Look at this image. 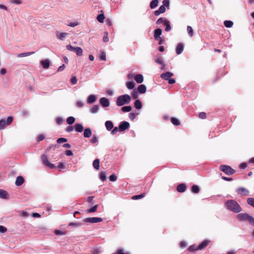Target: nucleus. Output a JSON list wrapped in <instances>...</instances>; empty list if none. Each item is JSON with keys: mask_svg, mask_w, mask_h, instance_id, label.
Listing matches in <instances>:
<instances>
[{"mask_svg": "<svg viewBox=\"0 0 254 254\" xmlns=\"http://www.w3.org/2000/svg\"><path fill=\"white\" fill-rule=\"evenodd\" d=\"M119 130V127H115L113 128V129L111 131V133L112 134H115L117 133V132Z\"/></svg>", "mask_w": 254, "mask_h": 254, "instance_id": "obj_63", "label": "nucleus"}, {"mask_svg": "<svg viewBox=\"0 0 254 254\" xmlns=\"http://www.w3.org/2000/svg\"><path fill=\"white\" fill-rule=\"evenodd\" d=\"M197 248H198V246H197L195 245H193L189 247L188 250H189V251H190V252H193L194 251L199 250V249Z\"/></svg>", "mask_w": 254, "mask_h": 254, "instance_id": "obj_39", "label": "nucleus"}, {"mask_svg": "<svg viewBox=\"0 0 254 254\" xmlns=\"http://www.w3.org/2000/svg\"><path fill=\"white\" fill-rule=\"evenodd\" d=\"M145 195V193H143L142 194H139V195H135L132 196L131 199L133 200H136L141 199L143 197H144Z\"/></svg>", "mask_w": 254, "mask_h": 254, "instance_id": "obj_34", "label": "nucleus"}, {"mask_svg": "<svg viewBox=\"0 0 254 254\" xmlns=\"http://www.w3.org/2000/svg\"><path fill=\"white\" fill-rule=\"evenodd\" d=\"M41 64L44 68L47 69L50 66V61L47 59L42 60L41 62Z\"/></svg>", "mask_w": 254, "mask_h": 254, "instance_id": "obj_20", "label": "nucleus"}, {"mask_svg": "<svg viewBox=\"0 0 254 254\" xmlns=\"http://www.w3.org/2000/svg\"><path fill=\"white\" fill-rule=\"evenodd\" d=\"M93 166L96 170H99L100 167V160L98 159L94 160L93 163Z\"/></svg>", "mask_w": 254, "mask_h": 254, "instance_id": "obj_25", "label": "nucleus"}, {"mask_svg": "<svg viewBox=\"0 0 254 254\" xmlns=\"http://www.w3.org/2000/svg\"><path fill=\"white\" fill-rule=\"evenodd\" d=\"M12 121H13V118L11 116L8 117L6 119V121L5 122L6 125L7 126L10 125L11 124V123L12 122Z\"/></svg>", "mask_w": 254, "mask_h": 254, "instance_id": "obj_47", "label": "nucleus"}, {"mask_svg": "<svg viewBox=\"0 0 254 254\" xmlns=\"http://www.w3.org/2000/svg\"><path fill=\"white\" fill-rule=\"evenodd\" d=\"M164 25L166 26L165 31L167 32L169 31L171 29L170 26V22L169 20L165 19L164 21Z\"/></svg>", "mask_w": 254, "mask_h": 254, "instance_id": "obj_27", "label": "nucleus"}, {"mask_svg": "<svg viewBox=\"0 0 254 254\" xmlns=\"http://www.w3.org/2000/svg\"><path fill=\"white\" fill-rule=\"evenodd\" d=\"M97 207H98V205L96 204V205H94V206H93L92 208L87 209V213H89L94 212L96 211Z\"/></svg>", "mask_w": 254, "mask_h": 254, "instance_id": "obj_43", "label": "nucleus"}, {"mask_svg": "<svg viewBox=\"0 0 254 254\" xmlns=\"http://www.w3.org/2000/svg\"><path fill=\"white\" fill-rule=\"evenodd\" d=\"M164 21H165V20H164V18H163V17H161V18H159L157 20V22H156V23H157V24H161V23H164Z\"/></svg>", "mask_w": 254, "mask_h": 254, "instance_id": "obj_60", "label": "nucleus"}, {"mask_svg": "<svg viewBox=\"0 0 254 254\" xmlns=\"http://www.w3.org/2000/svg\"><path fill=\"white\" fill-rule=\"evenodd\" d=\"M129 127V124L127 122L124 121L120 123L119 126V131H124Z\"/></svg>", "mask_w": 254, "mask_h": 254, "instance_id": "obj_7", "label": "nucleus"}, {"mask_svg": "<svg viewBox=\"0 0 254 254\" xmlns=\"http://www.w3.org/2000/svg\"><path fill=\"white\" fill-rule=\"evenodd\" d=\"M132 97L134 99H137L138 98V92L136 90H133L132 92Z\"/></svg>", "mask_w": 254, "mask_h": 254, "instance_id": "obj_51", "label": "nucleus"}, {"mask_svg": "<svg viewBox=\"0 0 254 254\" xmlns=\"http://www.w3.org/2000/svg\"><path fill=\"white\" fill-rule=\"evenodd\" d=\"M100 59H101L102 60H103V61H106V53H105L104 52H102L100 54Z\"/></svg>", "mask_w": 254, "mask_h": 254, "instance_id": "obj_49", "label": "nucleus"}, {"mask_svg": "<svg viewBox=\"0 0 254 254\" xmlns=\"http://www.w3.org/2000/svg\"><path fill=\"white\" fill-rule=\"evenodd\" d=\"M75 119L73 117H69L66 119V123L68 125H72L75 122Z\"/></svg>", "mask_w": 254, "mask_h": 254, "instance_id": "obj_35", "label": "nucleus"}, {"mask_svg": "<svg viewBox=\"0 0 254 254\" xmlns=\"http://www.w3.org/2000/svg\"><path fill=\"white\" fill-rule=\"evenodd\" d=\"M74 129V127L73 126H68L66 129H65V130L66 131L68 132H71Z\"/></svg>", "mask_w": 254, "mask_h": 254, "instance_id": "obj_53", "label": "nucleus"}, {"mask_svg": "<svg viewBox=\"0 0 254 254\" xmlns=\"http://www.w3.org/2000/svg\"><path fill=\"white\" fill-rule=\"evenodd\" d=\"M7 229L3 226H0V233H5L6 232Z\"/></svg>", "mask_w": 254, "mask_h": 254, "instance_id": "obj_61", "label": "nucleus"}, {"mask_svg": "<svg viewBox=\"0 0 254 254\" xmlns=\"http://www.w3.org/2000/svg\"><path fill=\"white\" fill-rule=\"evenodd\" d=\"M247 164L246 163H242L240 164L239 165V168L241 169H245L247 168Z\"/></svg>", "mask_w": 254, "mask_h": 254, "instance_id": "obj_55", "label": "nucleus"}, {"mask_svg": "<svg viewBox=\"0 0 254 254\" xmlns=\"http://www.w3.org/2000/svg\"><path fill=\"white\" fill-rule=\"evenodd\" d=\"M45 138V136L43 134H40L38 136L37 140L38 141H40L43 140Z\"/></svg>", "mask_w": 254, "mask_h": 254, "instance_id": "obj_64", "label": "nucleus"}, {"mask_svg": "<svg viewBox=\"0 0 254 254\" xmlns=\"http://www.w3.org/2000/svg\"><path fill=\"white\" fill-rule=\"evenodd\" d=\"M173 75V74L171 72H167L161 75V77L165 80H169L170 77Z\"/></svg>", "mask_w": 254, "mask_h": 254, "instance_id": "obj_14", "label": "nucleus"}, {"mask_svg": "<svg viewBox=\"0 0 254 254\" xmlns=\"http://www.w3.org/2000/svg\"><path fill=\"white\" fill-rule=\"evenodd\" d=\"M103 219L99 217H88L84 219L83 222L85 223H96L102 222Z\"/></svg>", "mask_w": 254, "mask_h": 254, "instance_id": "obj_5", "label": "nucleus"}, {"mask_svg": "<svg viewBox=\"0 0 254 254\" xmlns=\"http://www.w3.org/2000/svg\"><path fill=\"white\" fill-rule=\"evenodd\" d=\"M109 179L112 182H115L117 180V177L115 175L113 174L109 177Z\"/></svg>", "mask_w": 254, "mask_h": 254, "instance_id": "obj_50", "label": "nucleus"}, {"mask_svg": "<svg viewBox=\"0 0 254 254\" xmlns=\"http://www.w3.org/2000/svg\"><path fill=\"white\" fill-rule=\"evenodd\" d=\"M209 242V241L208 240H204L198 246L197 248L199 249V250L204 249L207 246Z\"/></svg>", "mask_w": 254, "mask_h": 254, "instance_id": "obj_11", "label": "nucleus"}, {"mask_svg": "<svg viewBox=\"0 0 254 254\" xmlns=\"http://www.w3.org/2000/svg\"><path fill=\"white\" fill-rule=\"evenodd\" d=\"M134 80L138 83H141L143 81V77L140 74H137L134 77Z\"/></svg>", "mask_w": 254, "mask_h": 254, "instance_id": "obj_19", "label": "nucleus"}, {"mask_svg": "<svg viewBox=\"0 0 254 254\" xmlns=\"http://www.w3.org/2000/svg\"><path fill=\"white\" fill-rule=\"evenodd\" d=\"M63 123V119L61 118H58L56 119V123L58 125H60Z\"/></svg>", "mask_w": 254, "mask_h": 254, "instance_id": "obj_58", "label": "nucleus"}, {"mask_svg": "<svg viewBox=\"0 0 254 254\" xmlns=\"http://www.w3.org/2000/svg\"><path fill=\"white\" fill-rule=\"evenodd\" d=\"M42 160L43 163L47 166L49 167L50 168L53 169L55 168V166L54 164L50 163L48 161L47 156L46 154H43L42 156Z\"/></svg>", "mask_w": 254, "mask_h": 254, "instance_id": "obj_6", "label": "nucleus"}, {"mask_svg": "<svg viewBox=\"0 0 254 254\" xmlns=\"http://www.w3.org/2000/svg\"><path fill=\"white\" fill-rule=\"evenodd\" d=\"M126 86L128 89H132L134 88L135 84L132 81H129L126 83Z\"/></svg>", "mask_w": 254, "mask_h": 254, "instance_id": "obj_28", "label": "nucleus"}, {"mask_svg": "<svg viewBox=\"0 0 254 254\" xmlns=\"http://www.w3.org/2000/svg\"><path fill=\"white\" fill-rule=\"evenodd\" d=\"M237 218L240 221H248L250 224L254 226V218L248 213H240L237 215Z\"/></svg>", "mask_w": 254, "mask_h": 254, "instance_id": "obj_3", "label": "nucleus"}, {"mask_svg": "<svg viewBox=\"0 0 254 254\" xmlns=\"http://www.w3.org/2000/svg\"><path fill=\"white\" fill-rule=\"evenodd\" d=\"M155 62L158 64L162 65L163 66L165 65L161 57H157L155 59Z\"/></svg>", "mask_w": 254, "mask_h": 254, "instance_id": "obj_31", "label": "nucleus"}, {"mask_svg": "<svg viewBox=\"0 0 254 254\" xmlns=\"http://www.w3.org/2000/svg\"><path fill=\"white\" fill-rule=\"evenodd\" d=\"M224 24L225 27L227 28H230L233 26V22L230 20H226L224 21Z\"/></svg>", "mask_w": 254, "mask_h": 254, "instance_id": "obj_40", "label": "nucleus"}, {"mask_svg": "<svg viewBox=\"0 0 254 254\" xmlns=\"http://www.w3.org/2000/svg\"><path fill=\"white\" fill-rule=\"evenodd\" d=\"M134 107L136 109H138V110L140 109L142 107V103L139 100H136L134 102Z\"/></svg>", "mask_w": 254, "mask_h": 254, "instance_id": "obj_26", "label": "nucleus"}, {"mask_svg": "<svg viewBox=\"0 0 254 254\" xmlns=\"http://www.w3.org/2000/svg\"><path fill=\"white\" fill-rule=\"evenodd\" d=\"M83 135L84 137L88 138L91 135V130L89 128L84 129Z\"/></svg>", "mask_w": 254, "mask_h": 254, "instance_id": "obj_24", "label": "nucleus"}, {"mask_svg": "<svg viewBox=\"0 0 254 254\" xmlns=\"http://www.w3.org/2000/svg\"><path fill=\"white\" fill-rule=\"evenodd\" d=\"M24 182V179L23 178L19 176L16 178L15 184L17 186H20L23 184Z\"/></svg>", "mask_w": 254, "mask_h": 254, "instance_id": "obj_12", "label": "nucleus"}, {"mask_svg": "<svg viewBox=\"0 0 254 254\" xmlns=\"http://www.w3.org/2000/svg\"><path fill=\"white\" fill-rule=\"evenodd\" d=\"M198 117L201 119H205L206 118V114L203 112H200L198 115Z\"/></svg>", "mask_w": 254, "mask_h": 254, "instance_id": "obj_48", "label": "nucleus"}, {"mask_svg": "<svg viewBox=\"0 0 254 254\" xmlns=\"http://www.w3.org/2000/svg\"><path fill=\"white\" fill-rule=\"evenodd\" d=\"M162 34V29L160 28H157L154 30V37L155 40H158L159 38H160V36Z\"/></svg>", "mask_w": 254, "mask_h": 254, "instance_id": "obj_10", "label": "nucleus"}, {"mask_svg": "<svg viewBox=\"0 0 254 254\" xmlns=\"http://www.w3.org/2000/svg\"><path fill=\"white\" fill-rule=\"evenodd\" d=\"M99 110V107L97 105H95L90 109V112L93 114L96 113Z\"/></svg>", "mask_w": 254, "mask_h": 254, "instance_id": "obj_30", "label": "nucleus"}, {"mask_svg": "<svg viewBox=\"0 0 254 254\" xmlns=\"http://www.w3.org/2000/svg\"><path fill=\"white\" fill-rule=\"evenodd\" d=\"M135 117H136V115H135L134 113H130L129 114V118L131 120H132V121L134 120V119L135 118Z\"/></svg>", "mask_w": 254, "mask_h": 254, "instance_id": "obj_56", "label": "nucleus"}, {"mask_svg": "<svg viewBox=\"0 0 254 254\" xmlns=\"http://www.w3.org/2000/svg\"><path fill=\"white\" fill-rule=\"evenodd\" d=\"M70 82L72 84H75L77 83V78L75 76L72 77L70 79Z\"/></svg>", "mask_w": 254, "mask_h": 254, "instance_id": "obj_54", "label": "nucleus"}, {"mask_svg": "<svg viewBox=\"0 0 254 254\" xmlns=\"http://www.w3.org/2000/svg\"><path fill=\"white\" fill-rule=\"evenodd\" d=\"M99 102L103 107H107L110 106V102L106 97H102L99 100Z\"/></svg>", "mask_w": 254, "mask_h": 254, "instance_id": "obj_9", "label": "nucleus"}, {"mask_svg": "<svg viewBox=\"0 0 254 254\" xmlns=\"http://www.w3.org/2000/svg\"><path fill=\"white\" fill-rule=\"evenodd\" d=\"M187 31L188 32L189 35L190 37L192 36V35L193 34V29H192V28H191V26H188V27H187Z\"/></svg>", "mask_w": 254, "mask_h": 254, "instance_id": "obj_46", "label": "nucleus"}, {"mask_svg": "<svg viewBox=\"0 0 254 254\" xmlns=\"http://www.w3.org/2000/svg\"><path fill=\"white\" fill-rule=\"evenodd\" d=\"M91 141L92 143H96L98 141L97 136H96L95 135H93L91 138Z\"/></svg>", "mask_w": 254, "mask_h": 254, "instance_id": "obj_52", "label": "nucleus"}, {"mask_svg": "<svg viewBox=\"0 0 254 254\" xmlns=\"http://www.w3.org/2000/svg\"><path fill=\"white\" fill-rule=\"evenodd\" d=\"M158 4V0H153L150 3V6L151 8H155Z\"/></svg>", "mask_w": 254, "mask_h": 254, "instance_id": "obj_37", "label": "nucleus"}, {"mask_svg": "<svg viewBox=\"0 0 254 254\" xmlns=\"http://www.w3.org/2000/svg\"><path fill=\"white\" fill-rule=\"evenodd\" d=\"M66 48L68 50L74 52L75 48L73 47L71 45H67Z\"/></svg>", "mask_w": 254, "mask_h": 254, "instance_id": "obj_57", "label": "nucleus"}, {"mask_svg": "<svg viewBox=\"0 0 254 254\" xmlns=\"http://www.w3.org/2000/svg\"><path fill=\"white\" fill-rule=\"evenodd\" d=\"M220 170L228 175H231L236 172V171L230 166L225 165H221L220 166Z\"/></svg>", "mask_w": 254, "mask_h": 254, "instance_id": "obj_4", "label": "nucleus"}, {"mask_svg": "<svg viewBox=\"0 0 254 254\" xmlns=\"http://www.w3.org/2000/svg\"><path fill=\"white\" fill-rule=\"evenodd\" d=\"M34 53H35L34 52H27V53H21V54H19L17 55V57L18 58H22V57H26V56H28L31 55L32 54H34Z\"/></svg>", "mask_w": 254, "mask_h": 254, "instance_id": "obj_29", "label": "nucleus"}, {"mask_svg": "<svg viewBox=\"0 0 254 254\" xmlns=\"http://www.w3.org/2000/svg\"><path fill=\"white\" fill-rule=\"evenodd\" d=\"M74 52L77 56H80L82 55L83 50L80 47H76Z\"/></svg>", "mask_w": 254, "mask_h": 254, "instance_id": "obj_36", "label": "nucleus"}, {"mask_svg": "<svg viewBox=\"0 0 254 254\" xmlns=\"http://www.w3.org/2000/svg\"><path fill=\"white\" fill-rule=\"evenodd\" d=\"M137 91L140 94H143L146 91V86L143 84L139 85L137 87Z\"/></svg>", "mask_w": 254, "mask_h": 254, "instance_id": "obj_21", "label": "nucleus"}, {"mask_svg": "<svg viewBox=\"0 0 254 254\" xmlns=\"http://www.w3.org/2000/svg\"><path fill=\"white\" fill-rule=\"evenodd\" d=\"M6 125L4 120L2 119L0 120V129H3Z\"/></svg>", "mask_w": 254, "mask_h": 254, "instance_id": "obj_45", "label": "nucleus"}, {"mask_svg": "<svg viewBox=\"0 0 254 254\" xmlns=\"http://www.w3.org/2000/svg\"><path fill=\"white\" fill-rule=\"evenodd\" d=\"M225 204L227 208L232 211L238 213L241 211L240 205L234 200H228Z\"/></svg>", "mask_w": 254, "mask_h": 254, "instance_id": "obj_1", "label": "nucleus"}, {"mask_svg": "<svg viewBox=\"0 0 254 254\" xmlns=\"http://www.w3.org/2000/svg\"><path fill=\"white\" fill-rule=\"evenodd\" d=\"M131 100L130 97L128 94L119 96L116 100V104L118 106H122L128 104Z\"/></svg>", "mask_w": 254, "mask_h": 254, "instance_id": "obj_2", "label": "nucleus"}, {"mask_svg": "<svg viewBox=\"0 0 254 254\" xmlns=\"http://www.w3.org/2000/svg\"><path fill=\"white\" fill-rule=\"evenodd\" d=\"M105 126L107 129L109 131L111 130L113 128V124L111 121H108L105 123Z\"/></svg>", "mask_w": 254, "mask_h": 254, "instance_id": "obj_22", "label": "nucleus"}, {"mask_svg": "<svg viewBox=\"0 0 254 254\" xmlns=\"http://www.w3.org/2000/svg\"><path fill=\"white\" fill-rule=\"evenodd\" d=\"M105 19V16L104 13H101L99 14L97 17V20L101 23H103L104 22V20Z\"/></svg>", "mask_w": 254, "mask_h": 254, "instance_id": "obj_38", "label": "nucleus"}, {"mask_svg": "<svg viewBox=\"0 0 254 254\" xmlns=\"http://www.w3.org/2000/svg\"><path fill=\"white\" fill-rule=\"evenodd\" d=\"M97 99V97L95 95H90L88 96L87 102L88 104H90L94 103Z\"/></svg>", "mask_w": 254, "mask_h": 254, "instance_id": "obj_15", "label": "nucleus"}, {"mask_svg": "<svg viewBox=\"0 0 254 254\" xmlns=\"http://www.w3.org/2000/svg\"><path fill=\"white\" fill-rule=\"evenodd\" d=\"M247 203L252 206L253 207H254V198L250 197L248 198L247 199Z\"/></svg>", "mask_w": 254, "mask_h": 254, "instance_id": "obj_44", "label": "nucleus"}, {"mask_svg": "<svg viewBox=\"0 0 254 254\" xmlns=\"http://www.w3.org/2000/svg\"><path fill=\"white\" fill-rule=\"evenodd\" d=\"M0 198L2 199L8 198V193L5 190L0 189Z\"/></svg>", "mask_w": 254, "mask_h": 254, "instance_id": "obj_18", "label": "nucleus"}, {"mask_svg": "<svg viewBox=\"0 0 254 254\" xmlns=\"http://www.w3.org/2000/svg\"><path fill=\"white\" fill-rule=\"evenodd\" d=\"M184 50V45L182 43H179L177 45L176 52L178 55L181 54Z\"/></svg>", "mask_w": 254, "mask_h": 254, "instance_id": "obj_17", "label": "nucleus"}, {"mask_svg": "<svg viewBox=\"0 0 254 254\" xmlns=\"http://www.w3.org/2000/svg\"><path fill=\"white\" fill-rule=\"evenodd\" d=\"M74 128L77 132H81L83 130V127L80 124H76L74 126Z\"/></svg>", "mask_w": 254, "mask_h": 254, "instance_id": "obj_23", "label": "nucleus"}, {"mask_svg": "<svg viewBox=\"0 0 254 254\" xmlns=\"http://www.w3.org/2000/svg\"><path fill=\"white\" fill-rule=\"evenodd\" d=\"M171 122L173 125L175 126H179L180 124V122L179 120L175 118H172L171 119Z\"/></svg>", "mask_w": 254, "mask_h": 254, "instance_id": "obj_41", "label": "nucleus"}, {"mask_svg": "<svg viewBox=\"0 0 254 254\" xmlns=\"http://www.w3.org/2000/svg\"><path fill=\"white\" fill-rule=\"evenodd\" d=\"M99 178L100 180L102 181H105L107 179L106 172H101L100 173Z\"/></svg>", "mask_w": 254, "mask_h": 254, "instance_id": "obj_42", "label": "nucleus"}, {"mask_svg": "<svg viewBox=\"0 0 254 254\" xmlns=\"http://www.w3.org/2000/svg\"><path fill=\"white\" fill-rule=\"evenodd\" d=\"M11 3H15L16 4H20L21 3V0H11Z\"/></svg>", "mask_w": 254, "mask_h": 254, "instance_id": "obj_59", "label": "nucleus"}, {"mask_svg": "<svg viewBox=\"0 0 254 254\" xmlns=\"http://www.w3.org/2000/svg\"><path fill=\"white\" fill-rule=\"evenodd\" d=\"M191 191L194 193H198L199 192L200 190L198 186L195 185H193L191 187Z\"/></svg>", "mask_w": 254, "mask_h": 254, "instance_id": "obj_32", "label": "nucleus"}, {"mask_svg": "<svg viewBox=\"0 0 254 254\" xmlns=\"http://www.w3.org/2000/svg\"><path fill=\"white\" fill-rule=\"evenodd\" d=\"M177 191L180 192H184L186 190V185L185 184H180L177 186Z\"/></svg>", "mask_w": 254, "mask_h": 254, "instance_id": "obj_16", "label": "nucleus"}, {"mask_svg": "<svg viewBox=\"0 0 254 254\" xmlns=\"http://www.w3.org/2000/svg\"><path fill=\"white\" fill-rule=\"evenodd\" d=\"M165 11H166V8L164 6V5H162L160 6L158 10H156L154 12V14L155 15L158 16L159 14H160L161 13H164L165 12Z\"/></svg>", "mask_w": 254, "mask_h": 254, "instance_id": "obj_13", "label": "nucleus"}, {"mask_svg": "<svg viewBox=\"0 0 254 254\" xmlns=\"http://www.w3.org/2000/svg\"><path fill=\"white\" fill-rule=\"evenodd\" d=\"M237 192L242 196H247L249 194V191L244 188H239L237 190Z\"/></svg>", "mask_w": 254, "mask_h": 254, "instance_id": "obj_8", "label": "nucleus"}, {"mask_svg": "<svg viewBox=\"0 0 254 254\" xmlns=\"http://www.w3.org/2000/svg\"><path fill=\"white\" fill-rule=\"evenodd\" d=\"M132 110V107L130 106H124L121 108V110L123 112H128Z\"/></svg>", "mask_w": 254, "mask_h": 254, "instance_id": "obj_33", "label": "nucleus"}, {"mask_svg": "<svg viewBox=\"0 0 254 254\" xmlns=\"http://www.w3.org/2000/svg\"><path fill=\"white\" fill-rule=\"evenodd\" d=\"M76 106L79 108H81L84 106V103L81 101H78L76 103Z\"/></svg>", "mask_w": 254, "mask_h": 254, "instance_id": "obj_62", "label": "nucleus"}]
</instances>
